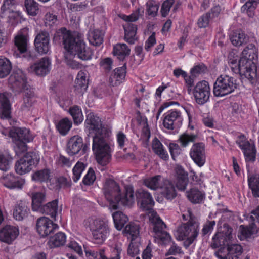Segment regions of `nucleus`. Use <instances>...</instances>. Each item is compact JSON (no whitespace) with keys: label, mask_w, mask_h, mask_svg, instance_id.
I'll return each mask as SVG.
<instances>
[{"label":"nucleus","mask_w":259,"mask_h":259,"mask_svg":"<svg viewBox=\"0 0 259 259\" xmlns=\"http://www.w3.org/2000/svg\"><path fill=\"white\" fill-rule=\"evenodd\" d=\"M85 127L93 136L92 149L98 163L103 166L107 165L111 158V148L108 142L110 131L103 126L101 119L93 113L87 116Z\"/></svg>","instance_id":"obj_1"},{"label":"nucleus","mask_w":259,"mask_h":259,"mask_svg":"<svg viewBox=\"0 0 259 259\" xmlns=\"http://www.w3.org/2000/svg\"><path fill=\"white\" fill-rule=\"evenodd\" d=\"M54 37L55 39L59 37L60 39H62L64 48L67 51L64 61L71 68L78 69L81 67L80 64L73 59L75 55L82 60H88L92 58L93 51L86 46L83 40L65 28L58 30Z\"/></svg>","instance_id":"obj_2"},{"label":"nucleus","mask_w":259,"mask_h":259,"mask_svg":"<svg viewBox=\"0 0 259 259\" xmlns=\"http://www.w3.org/2000/svg\"><path fill=\"white\" fill-rule=\"evenodd\" d=\"M138 203L141 208L144 210H149V220L152 224L154 238L158 243L166 244L171 240V236L165 230L166 225L160 218L156 212L152 208L154 205V201L151 194L143 189H138L136 192Z\"/></svg>","instance_id":"obj_3"},{"label":"nucleus","mask_w":259,"mask_h":259,"mask_svg":"<svg viewBox=\"0 0 259 259\" xmlns=\"http://www.w3.org/2000/svg\"><path fill=\"white\" fill-rule=\"evenodd\" d=\"M83 225L91 232L96 244H103L110 234L109 222L105 219L90 217L84 220Z\"/></svg>","instance_id":"obj_4"},{"label":"nucleus","mask_w":259,"mask_h":259,"mask_svg":"<svg viewBox=\"0 0 259 259\" xmlns=\"http://www.w3.org/2000/svg\"><path fill=\"white\" fill-rule=\"evenodd\" d=\"M200 223L197 218H193L190 221L181 224L178 227V239L184 240V246L189 247L194 242L199 233Z\"/></svg>","instance_id":"obj_5"},{"label":"nucleus","mask_w":259,"mask_h":259,"mask_svg":"<svg viewBox=\"0 0 259 259\" xmlns=\"http://www.w3.org/2000/svg\"><path fill=\"white\" fill-rule=\"evenodd\" d=\"M236 80L227 75H221L214 83L213 92L216 97H223L233 92L237 88Z\"/></svg>","instance_id":"obj_6"},{"label":"nucleus","mask_w":259,"mask_h":259,"mask_svg":"<svg viewBox=\"0 0 259 259\" xmlns=\"http://www.w3.org/2000/svg\"><path fill=\"white\" fill-rule=\"evenodd\" d=\"M237 69L240 74L244 75L252 85L256 84L258 77L257 67L251 59L241 57L237 64Z\"/></svg>","instance_id":"obj_7"},{"label":"nucleus","mask_w":259,"mask_h":259,"mask_svg":"<svg viewBox=\"0 0 259 259\" xmlns=\"http://www.w3.org/2000/svg\"><path fill=\"white\" fill-rule=\"evenodd\" d=\"M9 135L15 143L18 152L26 150V143L31 141L34 138L30 130L26 128L13 127L9 131Z\"/></svg>","instance_id":"obj_8"},{"label":"nucleus","mask_w":259,"mask_h":259,"mask_svg":"<svg viewBox=\"0 0 259 259\" xmlns=\"http://www.w3.org/2000/svg\"><path fill=\"white\" fill-rule=\"evenodd\" d=\"M102 190L106 199L109 202V209H117L120 191L119 185L113 180H107L105 182Z\"/></svg>","instance_id":"obj_9"},{"label":"nucleus","mask_w":259,"mask_h":259,"mask_svg":"<svg viewBox=\"0 0 259 259\" xmlns=\"http://www.w3.org/2000/svg\"><path fill=\"white\" fill-rule=\"evenodd\" d=\"M39 161V157L36 153L28 152L16 163V171L21 175L27 173L31 170L32 165Z\"/></svg>","instance_id":"obj_10"},{"label":"nucleus","mask_w":259,"mask_h":259,"mask_svg":"<svg viewBox=\"0 0 259 259\" xmlns=\"http://www.w3.org/2000/svg\"><path fill=\"white\" fill-rule=\"evenodd\" d=\"M193 94L197 103L203 105L208 101L210 95L209 83L205 80L199 81L195 86Z\"/></svg>","instance_id":"obj_11"},{"label":"nucleus","mask_w":259,"mask_h":259,"mask_svg":"<svg viewBox=\"0 0 259 259\" xmlns=\"http://www.w3.org/2000/svg\"><path fill=\"white\" fill-rule=\"evenodd\" d=\"M232 232V229L229 225L224 224L220 230L213 237L211 242L212 247L217 248L225 244L228 245L233 238Z\"/></svg>","instance_id":"obj_12"},{"label":"nucleus","mask_w":259,"mask_h":259,"mask_svg":"<svg viewBox=\"0 0 259 259\" xmlns=\"http://www.w3.org/2000/svg\"><path fill=\"white\" fill-rule=\"evenodd\" d=\"M8 82L15 91L21 92L28 88L25 74L22 70L15 69L10 76Z\"/></svg>","instance_id":"obj_13"},{"label":"nucleus","mask_w":259,"mask_h":259,"mask_svg":"<svg viewBox=\"0 0 259 259\" xmlns=\"http://www.w3.org/2000/svg\"><path fill=\"white\" fill-rule=\"evenodd\" d=\"M183 120L182 114L180 111L171 110L165 114L163 125L167 129L174 130L181 126Z\"/></svg>","instance_id":"obj_14"},{"label":"nucleus","mask_w":259,"mask_h":259,"mask_svg":"<svg viewBox=\"0 0 259 259\" xmlns=\"http://www.w3.org/2000/svg\"><path fill=\"white\" fill-rule=\"evenodd\" d=\"M236 143L242 150L246 161H255L256 149L254 145L250 143L244 135L238 136Z\"/></svg>","instance_id":"obj_15"},{"label":"nucleus","mask_w":259,"mask_h":259,"mask_svg":"<svg viewBox=\"0 0 259 259\" xmlns=\"http://www.w3.org/2000/svg\"><path fill=\"white\" fill-rule=\"evenodd\" d=\"M58 228V225L53 223V221L47 217H40L37 220V231L43 237L48 236Z\"/></svg>","instance_id":"obj_16"},{"label":"nucleus","mask_w":259,"mask_h":259,"mask_svg":"<svg viewBox=\"0 0 259 259\" xmlns=\"http://www.w3.org/2000/svg\"><path fill=\"white\" fill-rule=\"evenodd\" d=\"M190 156L199 167L203 166L206 161L204 145L202 143L193 144L190 151Z\"/></svg>","instance_id":"obj_17"},{"label":"nucleus","mask_w":259,"mask_h":259,"mask_svg":"<svg viewBox=\"0 0 259 259\" xmlns=\"http://www.w3.org/2000/svg\"><path fill=\"white\" fill-rule=\"evenodd\" d=\"M51 69V61L47 57H43L30 66V71L37 76H44L48 74Z\"/></svg>","instance_id":"obj_18"},{"label":"nucleus","mask_w":259,"mask_h":259,"mask_svg":"<svg viewBox=\"0 0 259 259\" xmlns=\"http://www.w3.org/2000/svg\"><path fill=\"white\" fill-rule=\"evenodd\" d=\"M29 29L24 28L20 30L15 37L14 44L19 53L22 54L27 51L28 41Z\"/></svg>","instance_id":"obj_19"},{"label":"nucleus","mask_w":259,"mask_h":259,"mask_svg":"<svg viewBox=\"0 0 259 259\" xmlns=\"http://www.w3.org/2000/svg\"><path fill=\"white\" fill-rule=\"evenodd\" d=\"M19 234V229L14 226L7 225L0 230V240L8 243H11Z\"/></svg>","instance_id":"obj_20"},{"label":"nucleus","mask_w":259,"mask_h":259,"mask_svg":"<svg viewBox=\"0 0 259 259\" xmlns=\"http://www.w3.org/2000/svg\"><path fill=\"white\" fill-rule=\"evenodd\" d=\"M11 94L7 92L0 94V118L9 119L11 118V104L9 99Z\"/></svg>","instance_id":"obj_21"},{"label":"nucleus","mask_w":259,"mask_h":259,"mask_svg":"<svg viewBox=\"0 0 259 259\" xmlns=\"http://www.w3.org/2000/svg\"><path fill=\"white\" fill-rule=\"evenodd\" d=\"M1 182L4 186L10 189H21L24 184L23 180L16 177L11 174L3 175Z\"/></svg>","instance_id":"obj_22"},{"label":"nucleus","mask_w":259,"mask_h":259,"mask_svg":"<svg viewBox=\"0 0 259 259\" xmlns=\"http://www.w3.org/2000/svg\"><path fill=\"white\" fill-rule=\"evenodd\" d=\"M83 145V139L78 135L71 137L68 141L67 152L70 155H74L79 153Z\"/></svg>","instance_id":"obj_23"},{"label":"nucleus","mask_w":259,"mask_h":259,"mask_svg":"<svg viewBox=\"0 0 259 259\" xmlns=\"http://www.w3.org/2000/svg\"><path fill=\"white\" fill-rule=\"evenodd\" d=\"M160 190L161 195L167 200H172L177 196L174 184L167 179H164Z\"/></svg>","instance_id":"obj_24"},{"label":"nucleus","mask_w":259,"mask_h":259,"mask_svg":"<svg viewBox=\"0 0 259 259\" xmlns=\"http://www.w3.org/2000/svg\"><path fill=\"white\" fill-rule=\"evenodd\" d=\"M126 74L125 64L123 66L116 68L111 74L109 82L112 86H116L120 84L124 79Z\"/></svg>","instance_id":"obj_25"},{"label":"nucleus","mask_w":259,"mask_h":259,"mask_svg":"<svg viewBox=\"0 0 259 259\" xmlns=\"http://www.w3.org/2000/svg\"><path fill=\"white\" fill-rule=\"evenodd\" d=\"M41 210L44 213L50 215L56 221V217L58 213L62 211V208L61 206L59 207L58 200L55 199L42 206L39 211Z\"/></svg>","instance_id":"obj_26"},{"label":"nucleus","mask_w":259,"mask_h":259,"mask_svg":"<svg viewBox=\"0 0 259 259\" xmlns=\"http://www.w3.org/2000/svg\"><path fill=\"white\" fill-rule=\"evenodd\" d=\"M186 196L189 200L193 203H201L205 198V194L197 188H192L186 192Z\"/></svg>","instance_id":"obj_27"},{"label":"nucleus","mask_w":259,"mask_h":259,"mask_svg":"<svg viewBox=\"0 0 259 259\" xmlns=\"http://www.w3.org/2000/svg\"><path fill=\"white\" fill-rule=\"evenodd\" d=\"M135 202L134 190L132 186L125 187V192L123 196H121L120 191L119 203L125 206H131Z\"/></svg>","instance_id":"obj_28"},{"label":"nucleus","mask_w":259,"mask_h":259,"mask_svg":"<svg viewBox=\"0 0 259 259\" xmlns=\"http://www.w3.org/2000/svg\"><path fill=\"white\" fill-rule=\"evenodd\" d=\"M124 30V39L130 44H134L137 39L136 34L137 33V26L136 25L127 23L123 25Z\"/></svg>","instance_id":"obj_29"},{"label":"nucleus","mask_w":259,"mask_h":259,"mask_svg":"<svg viewBox=\"0 0 259 259\" xmlns=\"http://www.w3.org/2000/svg\"><path fill=\"white\" fill-rule=\"evenodd\" d=\"M163 180L160 175H156L144 179L143 184L152 190H157L160 189Z\"/></svg>","instance_id":"obj_30"},{"label":"nucleus","mask_w":259,"mask_h":259,"mask_svg":"<svg viewBox=\"0 0 259 259\" xmlns=\"http://www.w3.org/2000/svg\"><path fill=\"white\" fill-rule=\"evenodd\" d=\"M131 49L125 44H117L113 47V53L119 60H123L130 54Z\"/></svg>","instance_id":"obj_31"},{"label":"nucleus","mask_w":259,"mask_h":259,"mask_svg":"<svg viewBox=\"0 0 259 259\" xmlns=\"http://www.w3.org/2000/svg\"><path fill=\"white\" fill-rule=\"evenodd\" d=\"M33 181L38 182H48L51 179V172L49 169L44 168L36 171L32 176Z\"/></svg>","instance_id":"obj_32"},{"label":"nucleus","mask_w":259,"mask_h":259,"mask_svg":"<svg viewBox=\"0 0 259 259\" xmlns=\"http://www.w3.org/2000/svg\"><path fill=\"white\" fill-rule=\"evenodd\" d=\"M24 92V103L22 105L21 109L23 111H28L32 106L35 100L34 93L29 88H27L25 90H22Z\"/></svg>","instance_id":"obj_33"},{"label":"nucleus","mask_w":259,"mask_h":259,"mask_svg":"<svg viewBox=\"0 0 259 259\" xmlns=\"http://www.w3.org/2000/svg\"><path fill=\"white\" fill-rule=\"evenodd\" d=\"M152 149L154 153L158 155L161 159L166 160L168 159V154L160 141L155 138L152 141Z\"/></svg>","instance_id":"obj_34"},{"label":"nucleus","mask_w":259,"mask_h":259,"mask_svg":"<svg viewBox=\"0 0 259 259\" xmlns=\"http://www.w3.org/2000/svg\"><path fill=\"white\" fill-rule=\"evenodd\" d=\"M248 183L253 196L259 197V174H255L249 176Z\"/></svg>","instance_id":"obj_35"},{"label":"nucleus","mask_w":259,"mask_h":259,"mask_svg":"<svg viewBox=\"0 0 259 259\" xmlns=\"http://www.w3.org/2000/svg\"><path fill=\"white\" fill-rule=\"evenodd\" d=\"M45 201V194L43 192L33 193L32 195V208L33 211H39L42 203Z\"/></svg>","instance_id":"obj_36"},{"label":"nucleus","mask_w":259,"mask_h":259,"mask_svg":"<svg viewBox=\"0 0 259 259\" xmlns=\"http://www.w3.org/2000/svg\"><path fill=\"white\" fill-rule=\"evenodd\" d=\"M240 230V238L241 240L250 238L252 235L257 233L256 225L253 222L248 227L241 225Z\"/></svg>","instance_id":"obj_37"},{"label":"nucleus","mask_w":259,"mask_h":259,"mask_svg":"<svg viewBox=\"0 0 259 259\" xmlns=\"http://www.w3.org/2000/svg\"><path fill=\"white\" fill-rule=\"evenodd\" d=\"M66 241L65 234L62 232H58L50 238L48 244L51 248H54L63 245Z\"/></svg>","instance_id":"obj_38"},{"label":"nucleus","mask_w":259,"mask_h":259,"mask_svg":"<svg viewBox=\"0 0 259 259\" xmlns=\"http://www.w3.org/2000/svg\"><path fill=\"white\" fill-rule=\"evenodd\" d=\"M88 38L91 44L98 46L103 41V34L98 29L92 30L89 32Z\"/></svg>","instance_id":"obj_39"},{"label":"nucleus","mask_w":259,"mask_h":259,"mask_svg":"<svg viewBox=\"0 0 259 259\" xmlns=\"http://www.w3.org/2000/svg\"><path fill=\"white\" fill-rule=\"evenodd\" d=\"M29 209L25 202H20L15 208L13 212L14 218L17 220H22L27 216Z\"/></svg>","instance_id":"obj_40"},{"label":"nucleus","mask_w":259,"mask_h":259,"mask_svg":"<svg viewBox=\"0 0 259 259\" xmlns=\"http://www.w3.org/2000/svg\"><path fill=\"white\" fill-rule=\"evenodd\" d=\"M177 174L178 176L176 186L179 190L183 191L186 188L188 183V175L181 168L178 169Z\"/></svg>","instance_id":"obj_41"},{"label":"nucleus","mask_w":259,"mask_h":259,"mask_svg":"<svg viewBox=\"0 0 259 259\" xmlns=\"http://www.w3.org/2000/svg\"><path fill=\"white\" fill-rule=\"evenodd\" d=\"M229 259H239L243 253L242 247L238 244H228Z\"/></svg>","instance_id":"obj_42"},{"label":"nucleus","mask_w":259,"mask_h":259,"mask_svg":"<svg viewBox=\"0 0 259 259\" xmlns=\"http://www.w3.org/2000/svg\"><path fill=\"white\" fill-rule=\"evenodd\" d=\"M112 217L115 227L118 230H121L128 220L127 217L120 211H116L113 213Z\"/></svg>","instance_id":"obj_43"},{"label":"nucleus","mask_w":259,"mask_h":259,"mask_svg":"<svg viewBox=\"0 0 259 259\" xmlns=\"http://www.w3.org/2000/svg\"><path fill=\"white\" fill-rule=\"evenodd\" d=\"M230 38L232 44L235 46H239L247 40L246 35L241 30L233 32L230 35Z\"/></svg>","instance_id":"obj_44"},{"label":"nucleus","mask_w":259,"mask_h":259,"mask_svg":"<svg viewBox=\"0 0 259 259\" xmlns=\"http://www.w3.org/2000/svg\"><path fill=\"white\" fill-rule=\"evenodd\" d=\"M258 3L259 0H248L242 6L241 11L242 13L246 14L249 17H252Z\"/></svg>","instance_id":"obj_45"},{"label":"nucleus","mask_w":259,"mask_h":259,"mask_svg":"<svg viewBox=\"0 0 259 259\" xmlns=\"http://www.w3.org/2000/svg\"><path fill=\"white\" fill-rule=\"evenodd\" d=\"M12 69V64L9 60L3 56L0 57V78L7 76Z\"/></svg>","instance_id":"obj_46"},{"label":"nucleus","mask_w":259,"mask_h":259,"mask_svg":"<svg viewBox=\"0 0 259 259\" xmlns=\"http://www.w3.org/2000/svg\"><path fill=\"white\" fill-rule=\"evenodd\" d=\"M72 122L67 118L60 120L56 124V128L62 135H66L72 127Z\"/></svg>","instance_id":"obj_47"},{"label":"nucleus","mask_w":259,"mask_h":259,"mask_svg":"<svg viewBox=\"0 0 259 259\" xmlns=\"http://www.w3.org/2000/svg\"><path fill=\"white\" fill-rule=\"evenodd\" d=\"M87 72L84 71H80L77 75L75 84L76 87L80 88L81 91L85 90L88 88V80L87 79Z\"/></svg>","instance_id":"obj_48"},{"label":"nucleus","mask_w":259,"mask_h":259,"mask_svg":"<svg viewBox=\"0 0 259 259\" xmlns=\"http://www.w3.org/2000/svg\"><path fill=\"white\" fill-rule=\"evenodd\" d=\"M24 6L28 14L36 16L38 12V4L35 0H24Z\"/></svg>","instance_id":"obj_49"},{"label":"nucleus","mask_w":259,"mask_h":259,"mask_svg":"<svg viewBox=\"0 0 259 259\" xmlns=\"http://www.w3.org/2000/svg\"><path fill=\"white\" fill-rule=\"evenodd\" d=\"M69 113L72 116L75 124H78L83 120L81 109L77 106H74L69 109Z\"/></svg>","instance_id":"obj_50"},{"label":"nucleus","mask_w":259,"mask_h":259,"mask_svg":"<svg viewBox=\"0 0 259 259\" xmlns=\"http://www.w3.org/2000/svg\"><path fill=\"white\" fill-rule=\"evenodd\" d=\"M197 138L195 134L184 133L179 136V141L182 147H186L190 143L195 142Z\"/></svg>","instance_id":"obj_51"},{"label":"nucleus","mask_w":259,"mask_h":259,"mask_svg":"<svg viewBox=\"0 0 259 259\" xmlns=\"http://www.w3.org/2000/svg\"><path fill=\"white\" fill-rule=\"evenodd\" d=\"M12 158L8 154L0 153V169L7 171L10 168Z\"/></svg>","instance_id":"obj_52"},{"label":"nucleus","mask_w":259,"mask_h":259,"mask_svg":"<svg viewBox=\"0 0 259 259\" xmlns=\"http://www.w3.org/2000/svg\"><path fill=\"white\" fill-rule=\"evenodd\" d=\"M85 168V165L82 162H77L73 168L72 179L77 182L80 178L81 175Z\"/></svg>","instance_id":"obj_53"},{"label":"nucleus","mask_w":259,"mask_h":259,"mask_svg":"<svg viewBox=\"0 0 259 259\" xmlns=\"http://www.w3.org/2000/svg\"><path fill=\"white\" fill-rule=\"evenodd\" d=\"M123 232L129 234L133 238L136 237L139 233V226L134 223H130L125 227Z\"/></svg>","instance_id":"obj_54"},{"label":"nucleus","mask_w":259,"mask_h":259,"mask_svg":"<svg viewBox=\"0 0 259 259\" xmlns=\"http://www.w3.org/2000/svg\"><path fill=\"white\" fill-rule=\"evenodd\" d=\"M143 13V10L141 11V10L139 8H138L136 11L133 12L131 15H126L125 14H121L120 15V17L124 21L128 23L136 21L139 19V16L142 15Z\"/></svg>","instance_id":"obj_55"},{"label":"nucleus","mask_w":259,"mask_h":259,"mask_svg":"<svg viewBox=\"0 0 259 259\" xmlns=\"http://www.w3.org/2000/svg\"><path fill=\"white\" fill-rule=\"evenodd\" d=\"M206 70V66L203 63H199L191 68L190 72L192 76L197 77L201 74L204 73Z\"/></svg>","instance_id":"obj_56"},{"label":"nucleus","mask_w":259,"mask_h":259,"mask_svg":"<svg viewBox=\"0 0 259 259\" xmlns=\"http://www.w3.org/2000/svg\"><path fill=\"white\" fill-rule=\"evenodd\" d=\"M96 178L94 169L92 168H90L87 174L84 176L82 182L85 185H91L94 183Z\"/></svg>","instance_id":"obj_57"},{"label":"nucleus","mask_w":259,"mask_h":259,"mask_svg":"<svg viewBox=\"0 0 259 259\" xmlns=\"http://www.w3.org/2000/svg\"><path fill=\"white\" fill-rule=\"evenodd\" d=\"M174 3L175 0H166L163 3L160 10L162 17H165L168 15Z\"/></svg>","instance_id":"obj_58"},{"label":"nucleus","mask_w":259,"mask_h":259,"mask_svg":"<svg viewBox=\"0 0 259 259\" xmlns=\"http://www.w3.org/2000/svg\"><path fill=\"white\" fill-rule=\"evenodd\" d=\"M36 51L40 54H47L50 49V42H34Z\"/></svg>","instance_id":"obj_59"},{"label":"nucleus","mask_w":259,"mask_h":259,"mask_svg":"<svg viewBox=\"0 0 259 259\" xmlns=\"http://www.w3.org/2000/svg\"><path fill=\"white\" fill-rule=\"evenodd\" d=\"M183 253V252L182 248L175 243H172L170 248L165 253V255H177Z\"/></svg>","instance_id":"obj_60"},{"label":"nucleus","mask_w":259,"mask_h":259,"mask_svg":"<svg viewBox=\"0 0 259 259\" xmlns=\"http://www.w3.org/2000/svg\"><path fill=\"white\" fill-rule=\"evenodd\" d=\"M158 8V6L152 2L147 3V13L149 16L155 17L157 15Z\"/></svg>","instance_id":"obj_61"},{"label":"nucleus","mask_w":259,"mask_h":259,"mask_svg":"<svg viewBox=\"0 0 259 259\" xmlns=\"http://www.w3.org/2000/svg\"><path fill=\"white\" fill-rule=\"evenodd\" d=\"M169 150L171 157L174 160H176V158L181 153V149L177 144L170 143L169 145Z\"/></svg>","instance_id":"obj_62"},{"label":"nucleus","mask_w":259,"mask_h":259,"mask_svg":"<svg viewBox=\"0 0 259 259\" xmlns=\"http://www.w3.org/2000/svg\"><path fill=\"white\" fill-rule=\"evenodd\" d=\"M210 15L206 13L201 16L198 20L197 25L199 28H205L208 25Z\"/></svg>","instance_id":"obj_63"},{"label":"nucleus","mask_w":259,"mask_h":259,"mask_svg":"<svg viewBox=\"0 0 259 259\" xmlns=\"http://www.w3.org/2000/svg\"><path fill=\"white\" fill-rule=\"evenodd\" d=\"M215 225V222L214 221H208L203 225V227L202 229V234L203 236L211 233L213 230L214 226Z\"/></svg>","instance_id":"obj_64"}]
</instances>
